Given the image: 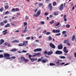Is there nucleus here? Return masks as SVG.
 Returning a JSON list of instances; mask_svg holds the SVG:
<instances>
[{
  "instance_id": "obj_24",
  "label": "nucleus",
  "mask_w": 76,
  "mask_h": 76,
  "mask_svg": "<svg viewBox=\"0 0 76 76\" xmlns=\"http://www.w3.org/2000/svg\"><path fill=\"white\" fill-rule=\"evenodd\" d=\"M3 22H2L0 23V25L1 26H3V25H4V24Z\"/></svg>"
},
{
  "instance_id": "obj_43",
  "label": "nucleus",
  "mask_w": 76,
  "mask_h": 76,
  "mask_svg": "<svg viewBox=\"0 0 76 76\" xmlns=\"http://www.w3.org/2000/svg\"><path fill=\"white\" fill-rule=\"evenodd\" d=\"M19 46H20V47H22V46H23V43H21L20 44H19Z\"/></svg>"
},
{
  "instance_id": "obj_13",
  "label": "nucleus",
  "mask_w": 76,
  "mask_h": 76,
  "mask_svg": "<svg viewBox=\"0 0 76 76\" xmlns=\"http://www.w3.org/2000/svg\"><path fill=\"white\" fill-rule=\"evenodd\" d=\"M53 53V51L51 50V51L48 52L47 53V55L48 56H50V55H51Z\"/></svg>"
},
{
  "instance_id": "obj_26",
  "label": "nucleus",
  "mask_w": 76,
  "mask_h": 76,
  "mask_svg": "<svg viewBox=\"0 0 76 76\" xmlns=\"http://www.w3.org/2000/svg\"><path fill=\"white\" fill-rule=\"evenodd\" d=\"M54 22V20H52L51 21L49 22V23L50 24H53Z\"/></svg>"
},
{
  "instance_id": "obj_59",
  "label": "nucleus",
  "mask_w": 76,
  "mask_h": 76,
  "mask_svg": "<svg viewBox=\"0 0 76 76\" xmlns=\"http://www.w3.org/2000/svg\"><path fill=\"white\" fill-rule=\"evenodd\" d=\"M65 64V63H60L59 64V65H63V64Z\"/></svg>"
},
{
  "instance_id": "obj_54",
  "label": "nucleus",
  "mask_w": 76,
  "mask_h": 76,
  "mask_svg": "<svg viewBox=\"0 0 76 76\" xmlns=\"http://www.w3.org/2000/svg\"><path fill=\"white\" fill-rule=\"evenodd\" d=\"M11 58L15 59V58H16V57L15 56H12L11 57Z\"/></svg>"
},
{
  "instance_id": "obj_6",
  "label": "nucleus",
  "mask_w": 76,
  "mask_h": 76,
  "mask_svg": "<svg viewBox=\"0 0 76 76\" xmlns=\"http://www.w3.org/2000/svg\"><path fill=\"white\" fill-rule=\"evenodd\" d=\"M49 45L53 48H55L56 46H55L54 44H53L52 43H49Z\"/></svg>"
},
{
  "instance_id": "obj_41",
  "label": "nucleus",
  "mask_w": 76,
  "mask_h": 76,
  "mask_svg": "<svg viewBox=\"0 0 76 76\" xmlns=\"http://www.w3.org/2000/svg\"><path fill=\"white\" fill-rule=\"evenodd\" d=\"M34 52H38V48L35 49L34 50Z\"/></svg>"
},
{
  "instance_id": "obj_52",
  "label": "nucleus",
  "mask_w": 76,
  "mask_h": 76,
  "mask_svg": "<svg viewBox=\"0 0 76 76\" xmlns=\"http://www.w3.org/2000/svg\"><path fill=\"white\" fill-rule=\"evenodd\" d=\"M12 12H14L15 11V8H13L12 9V10H11Z\"/></svg>"
},
{
  "instance_id": "obj_62",
  "label": "nucleus",
  "mask_w": 76,
  "mask_h": 76,
  "mask_svg": "<svg viewBox=\"0 0 76 76\" xmlns=\"http://www.w3.org/2000/svg\"><path fill=\"white\" fill-rule=\"evenodd\" d=\"M4 44L5 45H7V43L5 42Z\"/></svg>"
},
{
  "instance_id": "obj_25",
  "label": "nucleus",
  "mask_w": 76,
  "mask_h": 76,
  "mask_svg": "<svg viewBox=\"0 0 76 76\" xmlns=\"http://www.w3.org/2000/svg\"><path fill=\"white\" fill-rule=\"evenodd\" d=\"M59 58H65L66 57L64 56H59Z\"/></svg>"
},
{
  "instance_id": "obj_30",
  "label": "nucleus",
  "mask_w": 76,
  "mask_h": 76,
  "mask_svg": "<svg viewBox=\"0 0 76 76\" xmlns=\"http://www.w3.org/2000/svg\"><path fill=\"white\" fill-rule=\"evenodd\" d=\"M39 7H41V6H43V4H42V3H39Z\"/></svg>"
},
{
  "instance_id": "obj_15",
  "label": "nucleus",
  "mask_w": 76,
  "mask_h": 76,
  "mask_svg": "<svg viewBox=\"0 0 76 76\" xmlns=\"http://www.w3.org/2000/svg\"><path fill=\"white\" fill-rule=\"evenodd\" d=\"M4 42V41L3 39H1L0 42V45H1V44H3Z\"/></svg>"
},
{
  "instance_id": "obj_44",
  "label": "nucleus",
  "mask_w": 76,
  "mask_h": 76,
  "mask_svg": "<svg viewBox=\"0 0 76 76\" xmlns=\"http://www.w3.org/2000/svg\"><path fill=\"white\" fill-rule=\"evenodd\" d=\"M29 19V17L28 16H26L25 17V19L26 20H28Z\"/></svg>"
},
{
  "instance_id": "obj_53",
  "label": "nucleus",
  "mask_w": 76,
  "mask_h": 76,
  "mask_svg": "<svg viewBox=\"0 0 76 76\" xmlns=\"http://www.w3.org/2000/svg\"><path fill=\"white\" fill-rule=\"evenodd\" d=\"M24 61L25 62H28V60L26 59H25Z\"/></svg>"
},
{
  "instance_id": "obj_23",
  "label": "nucleus",
  "mask_w": 76,
  "mask_h": 76,
  "mask_svg": "<svg viewBox=\"0 0 76 76\" xmlns=\"http://www.w3.org/2000/svg\"><path fill=\"white\" fill-rule=\"evenodd\" d=\"M53 5L54 6H56V5H57V3H56V1L53 2Z\"/></svg>"
},
{
  "instance_id": "obj_18",
  "label": "nucleus",
  "mask_w": 76,
  "mask_h": 76,
  "mask_svg": "<svg viewBox=\"0 0 76 76\" xmlns=\"http://www.w3.org/2000/svg\"><path fill=\"white\" fill-rule=\"evenodd\" d=\"M58 15V12L56 11L54 12V15L56 16V15Z\"/></svg>"
},
{
  "instance_id": "obj_20",
  "label": "nucleus",
  "mask_w": 76,
  "mask_h": 76,
  "mask_svg": "<svg viewBox=\"0 0 76 76\" xmlns=\"http://www.w3.org/2000/svg\"><path fill=\"white\" fill-rule=\"evenodd\" d=\"M75 39V35H73L72 39V41H74Z\"/></svg>"
},
{
  "instance_id": "obj_22",
  "label": "nucleus",
  "mask_w": 76,
  "mask_h": 76,
  "mask_svg": "<svg viewBox=\"0 0 76 76\" xmlns=\"http://www.w3.org/2000/svg\"><path fill=\"white\" fill-rule=\"evenodd\" d=\"M10 26V24L9 23H7V24L5 26V28H7V27H9Z\"/></svg>"
},
{
  "instance_id": "obj_29",
  "label": "nucleus",
  "mask_w": 76,
  "mask_h": 76,
  "mask_svg": "<svg viewBox=\"0 0 76 76\" xmlns=\"http://www.w3.org/2000/svg\"><path fill=\"white\" fill-rule=\"evenodd\" d=\"M48 39L49 41H51L52 40V37L51 36H49Z\"/></svg>"
},
{
  "instance_id": "obj_64",
  "label": "nucleus",
  "mask_w": 76,
  "mask_h": 76,
  "mask_svg": "<svg viewBox=\"0 0 76 76\" xmlns=\"http://www.w3.org/2000/svg\"><path fill=\"white\" fill-rule=\"evenodd\" d=\"M66 18V15H65L64 16V19Z\"/></svg>"
},
{
  "instance_id": "obj_47",
  "label": "nucleus",
  "mask_w": 76,
  "mask_h": 76,
  "mask_svg": "<svg viewBox=\"0 0 76 76\" xmlns=\"http://www.w3.org/2000/svg\"><path fill=\"white\" fill-rule=\"evenodd\" d=\"M27 23L26 22H24V26H26V25H27Z\"/></svg>"
},
{
  "instance_id": "obj_28",
  "label": "nucleus",
  "mask_w": 76,
  "mask_h": 76,
  "mask_svg": "<svg viewBox=\"0 0 76 76\" xmlns=\"http://www.w3.org/2000/svg\"><path fill=\"white\" fill-rule=\"evenodd\" d=\"M60 24V23L59 22H58L55 25V26H58Z\"/></svg>"
},
{
  "instance_id": "obj_63",
  "label": "nucleus",
  "mask_w": 76,
  "mask_h": 76,
  "mask_svg": "<svg viewBox=\"0 0 76 76\" xmlns=\"http://www.w3.org/2000/svg\"><path fill=\"white\" fill-rule=\"evenodd\" d=\"M64 20L65 22H66L67 21V19L66 18H64Z\"/></svg>"
},
{
  "instance_id": "obj_51",
  "label": "nucleus",
  "mask_w": 76,
  "mask_h": 76,
  "mask_svg": "<svg viewBox=\"0 0 76 76\" xmlns=\"http://www.w3.org/2000/svg\"><path fill=\"white\" fill-rule=\"evenodd\" d=\"M8 8H9V6H6L5 7V9H7Z\"/></svg>"
},
{
  "instance_id": "obj_36",
  "label": "nucleus",
  "mask_w": 76,
  "mask_h": 76,
  "mask_svg": "<svg viewBox=\"0 0 76 76\" xmlns=\"http://www.w3.org/2000/svg\"><path fill=\"white\" fill-rule=\"evenodd\" d=\"M15 12H18V11H19L20 10H19V8H15Z\"/></svg>"
},
{
  "instance_id": "obj_46",
  "label": "nucleus",
  "mask_w": 76,
  "mask_h": 76,
  "mask_svg": "<svg viewBox=\"0 0 76 76\" xmlns=\"http://www.w3.org/2000/svg\"><path fill=\"white\" fill-rule=\"evenodd\" d=\"M61 35V33H59V34H57L55 35L56 36H58L59 35Z\"/></svg>"
},
{
  "instance_id": "obj_16",
  "label": "nucleus",
  "mask_w": 76,
  "mask_h": 76,
  "mask_svg": "<svg viewBox=\"0 0 76 76\" xmlns=\"http://www.w3.org/2000/svg\"><path fill=\"white\" fill-rule=\"evenodd\" d=\"M16 42H17V43H19V41L17 40H15L12 41V43H14Z\"/></svg>"
},
{
  "instance_id": "obj_57",
  "label": "nucleus",
  "mask_w": 76,
  "mask_h": 76,
  "mask_svg": "<svg viewBox=\"0 0 76 76\" xmlns=\"http://www.w3.org/2000/svg\"><path fill=\"white\" fill-rule=\"evenodd\" d=\"M28 57H29L30 59H31V57H32V56L31 55H29L28 56Z\"/></svg>"
},
{
  "instance_id": "obj_32",
  "label": "nucleus",
  "mask_w": 76,
  "mask_h": 76,
  "mask_svg": "<svg viewBox=\"0 0 76 76\" xmlns=\"http://www.w3.org/2000/svg\"><path fill=\"white\" fill-rule=\"evenodd\" d=\"M60 32L59 30H56V33H59Z\"/></svg>"
},
{
  "instance_id": "obj_4",
  "label": "nucleus",
  "mask_w": 76,
  "mask_h": 76,
  "mask_svg": "<svg viewBox=\"0 0 76 76\" xmlns=\"http://www.w3.org/2000/svg\"><path fill=\"white\" fill-rule=\"evenodd\" d=\"M63 51H64V52H65L66 54H67V53L69 52V51L68 50H67V48H66V46L64 47Z\"/></svg>"
},
{
  "instance_id": "obj_48",
  "label": "nucleus",
  "mask_w": 76,
  "mask_h": 76,
  "mask_svg": "<svg viewBox=\"0 0 76 76\" xmlns=\"http://www.w3.org/2000/svg\"><path fill=\"white\" fill-rule=\"evenodd\" d=\"M30 37H28L26 38V39L27 40H28L29 39H30Z\"/></svg>"
},
{
  "instance_id": "obj_55",
  "label": "nucleus",
  "mask_w": 76,
  "mask_h": 76,
  "mask_svg": "<svg viewBox=\"0 0 76 76\" xmlns=\"http://www.w3.org/2000/svg\"><path fill=\"white\" fill-rule=\"evenodd\" d=\"M53 15H50L49 16V18H53Z\"/></svg>"
},
{
  "instance_id": "obj_11",
  "label": "nucleus",
  "mask_w": 76,
  "mask_h": 76,
  "mask_svg": "<svg viewBox=\"0 0 76 76\" xmlns=\"http://www.w3.org/2000/svg\"><path fill=\"white\" fill-rule=\"evenodd\" d=\"M3 35H6L7 33V29H6L3 31Z\"/></svg>"
},
{
  "instance_id": "obj_2",
  "label": "nucleus",
  "mask_w": 76,
  "mask_h": 76,
  "mask_svg": "<svg viewBox=\"0 0 76 76\" xmlns=\"http://www.w3.org/2000/svg\"><path fill=\"white\" fill-rule=\"evenodd\" d=\"M48 9L50 11H51L53 10V6H52V4L51 3H50L49 4L48 6Z\"/></svg>"
},
{
  "instance_id": "obj_9",
  "label": "nucleus",
  "mask_w": 76,
  "mask_h": 76,
  "mask_svg": "<svg viewBox=\"0 0 76 76\" xmlns=\"http://www.w3.org/2000/svg\"><path fill=\"white\" fill-rule=\"evenodd\" d=\"M42 63H45L47 61V59L45 58L44 59H42L41 61Z\"/></svg>"
},
{
  "instance_id": "obj_38",
  "label": "nucleus",
  "mask_w": 76,
  "mask_h": 76,
  "mask_svg": "<svg viewBox=\"0 0 76 76\" xmlns=\"http://www.w3.org/2000/svg\"><path fill=\"white\" fill-rule=\"evenodd\" d=\"M37 50L38 52H39V51H42V49H41L39 48H37Z\"/></svg>"
},
{
  "instance_id": "obj_50",
  "label": "nucleus",
  "mask_w": 76,
  "mask_h": 76,
  "mask_svg": "<svg viewBox=\"0 0 76 76\" xmlns=\"http://www.w3.org/2000/svg\"><path fill=\"white\" fill-rule=\"evenodd\" d=\"M3 57H4L3 56V55L2 54H0V58H3Z\"/></svg>"
},
{
  "instance_id": "obj_19",
  "label": "nucleus",
  "mask_w": 76,
  "mask_h": 76,
  "mask_svg": "<svg viewBox=\"0 0 76 76\" xmlns=\"http://www.w3.org/2000/svg\"><path fill=\"white\" fill-rule=\"evenodd\" d=\"M10 51H12V52H15L16 51H17V49H16V48L13 49L12 50H11Z\"/></svg>"
},
{
  "instance_id": "obj_33",
  "label": "nucleus",
  "mask_w": 76,
  "mask_h": 76,
  "mask_svg": "<svg viewBox=\"0 0 76 76\" xmlns=\"http://www.w3.org/2000/svg\"><path fill=\"white\" fill-rule=\"evenodd\" d=\"M62 33L63 34V35H65V34H66V31H63L62 32Z\"/></svg>"
},
{
  "instance_id": "obj_37",
  "label": "nucleus",
  "mask_w": 76,
  "mask_h": 76,
  "mask_svg": "<svg viewBox=\"0 0 76 76\" xmlns=\"http://www.w3.org/2000/svg\"><path fill=\"white\" fill-rule=\"evenodd\" d=\"M66 26V28H69V27L70 26V25H69V24H67Z\"/></svg>"
},
{
  "instance_id": "obj_21",
  "label": "nucleus",
  "mask_w": 76,
  "mask_h": 76,
  "mask_svg": "<svg viewBox=\"0 0 76 76\" xmlns=\"http://www.w3.org/2000/svg\"><path fill=\"white\" fill-rule=\"evenodd\" d=\"M42 58H44V57H42L41 58H39L38 59V60L37 61L38 62H39V61H41V60Z\"/></svg>"
},
{
  "instance_id": "obj_61",
  "label": "nucleus",
  "mask_w": 76,
  "mask_h": 76,
  "mask_svg": "<svg viewBox=\"0 0 76 76\" xmlns=\"http://www.w3.org/2000/svg\"><path fill=\"white\" fill-rule=\"evenodd\" d=\"M53 33H56V30H53Z\"/></svg>"
},
{
  "instance_id": "obj_39",
  "label": "nucleus",
  "mask_w": 76,
  "mask_h": 76,
  "mask_svg": "<svg viewBox=\"0 0 76 76\" xmlns=\"http://www.w3.org/2000/svg\"><path fill=\"white\" fill-rule=\"evenodd\" d=\"M3 7H1V8L0 9V11L1 12H2L3 10Z\"/></svg>"
},
{
  "instance_id": "obj_14",
  "label": "nucleus",
  "mask_w": 76,
  "mask_h": 76,
  "mask_svg": "<svg viewBox=\"0 0 76 76\" xmlns=\"http://www.w3.org/2000/svg\"><path fill=\"white\" fill-rule=\"evenodd\" d=\"M30 60H31V61L34 62V60H37V58H31Z\"/></svg>"
},
{
  "instance_id": "obj_35",
  "label": "nucleus",
  "mask_w": 76,
  "mask_h": 76,
  "mask_svg": "<svg viewBox=\"0 0 76 76\" xmlns=\"http://www.w3.org/2000/svg\"><path fill=\"white\" fill-rule=\"evenodd\" d=\"M23 45H24V46H26V44L25 43V42L23 41Z\"/></svg>"
},
{
  "instance_id": "obj_49",
  "label": "nucleus",
  "mask_w": 76,
  "mask_h": 76,
  "mask_svg": "<svg viewBox=\"0 0 76 76\" xmlns=\"http://www.w3.org/2000/svg\"><path fill=\"white\" fill-rule=\"evenodd\" d=\"M40 23L42 25H44V24L45 23V22H44V21H42Z\"/></svg>"
},
{
  "instance_id": "obj_34",
  "label": "nucleus",
  "mask_w": 76,
  "mask_h": 76,
  "mask_svg": "<svg viewBox=\"0 0 76 76\" xmlns=\"http://www.w3.org/2000/svg\"><path fill=\"white\" fill-rule=\"evenodd\" d=\"M9 13H10V12H9V11H7L5 12V15H8V14H9Z\"/></svg>"
},
{
  "instance_id": "obj_27",
  "label": "nucleus",
  "mask_w": 76,
  "mask_h": 76,
  "mask_svg": "<svg viewBox=\"0 0 76 76\" xmlns=\"http://www.w3.org/2000/svg\"><path fill=\"white\" fill-rule=\"evenodd\" d=\"M55 64L54 63H50V66H55Z\"/></svg>"
},
{
  "instance_id": "obj_17",
  "label": "nucleus",
  "mask_w": 76,
  "mask_h": 76,
  "mask_svg": "<svg viewBox=\"0 0 76 76\" xmlns=\"http://www.w3.org/2000/svg\"><path fill=\"white\" fill-rule=\"evenodd\" d=\"M69 39H67V40H65L64 42V44H66V43H68V42H69Z\"/></svg>"
},
{
  "instance_id": "obj_60",
  "label": "nucleus",
  "mask_w": 76,
  "mask_h": 76,
  "mask_svg": "<svg viewBox=\"0 0 76 76\" xmlns=\"http://www.w3.org/2000/svg\"><path fill=\"white\" fill-rule=\"evenodd\" d=\"M44 53H45V54H47V53H47V51L46 50L44 52Z\"/></svg>"
},
{
  "instance_id": "obj_56",
  "label": "nucleus",
  "mask_w": 76,
  "mask_h": 76,
  "mask_svg": "<svg viewBox=\"0 0 76 76\" xmlns=\"http://www.w3.org/2000/svg\"><path fill=\"white\" fill-rule=\"evenodd\" d=\"M70 43L68 42L67 43V45H68V46H70Z\"/></svg>"
},
{
  "instance_id": "obj_42",
  "label": "nucleus",
  "mask_w": 76,
  "mask_h": 76,
  "mask_svg": "<svg viewBox=\"0 0 76 76\" xmlns=\"http://www.w3.org/2000/svg\"><path fill=\"white\" fill-rule=\"evenodd\" d=\"M3 22L4 23H7L8 21L7 20H5L3 21Z\"/></svg>"
},
{
  "instance_id": "obj_12",
  "label": "nucleus",
  "mask_w": 76,
  "mask_h": 76,
  "mask_svg": "<svg viewBox=\"0 0 76 76\" xmlns=\"http://www.w3.org/2000/svg\"><path fill=\"white\" fill-rule=\"evenodd\" d=\"M26 29H27V26H26L25 29L22 31V32L23 33H25V32H26L27 31V30H26Z\"/></svg>"
},
{
  "instance_id": "obj_58",
  "label": "nucleus",
  "mask_w": 76,
  "mask_h": 76,
  "mask_svg": "<svg viewBox=\"0 0 76 76\" xmlns=\"http://www.w3.org/2000/svg\"><path fill=\"white\" fill-rule=\"evenodd\" d=\"M26 52H27V51H26L24 50H23V52L22 51L21 53H26Z\"/></svg>"
},
{
  "instance_id": "obj_45",
  "label": "nucleus",
  "mask_w": 76,
  "mask_h": 76,
  "mask_svg": "<svg viewBox=\"0 0 76 76\" xmlns=\"http://www.w3.org/2000/svg\"><path fill=\"white\" fill-rule=\"evenodd\" d=\"M44 15H45V16H47L48 15V12H45V14Z\"/></svg>"
},
{
  "instance_id": "obj_1",
  "label": "nucleus",
  "mask_w": 76,
  "mask_h": 76,
  "mask_svg": "<svg viewBox=\"0 0 76 76\" xmlns=\"http://www.w3.org/2000/svg\"><path fill=\"white\" fill-rule=\"evenodd\" d=\"M4 57L5 58H7V59H10V54L7 53H5L3 54Z\"/></svg>"
},
{
  "instance_id": "obj_3",
  "label": "nucleus",
  "mask_w": 76,
  "mask_h": 76,
  "mask_svg": "<svg viewBox=\"0 0 76 76\" xmlns=\"http://www.w3.org/2000/svg\"><path fill=\"white\" fill-rule=\"evenodd\" d=\"M41 14V10H39L37 12V14H36L37 15H34L35 17H37V16H39L40 15V14Z\"/></svg>"
},
{
  "instance_id": "obj_5",
  "label": "nucleus",
  "mask_w": 76,
  "mask_h": 76,
  "mask_svg": "<svg viewBox=\"0 0 76 76\" xmlns=\"http://www.w3.org/2000/svg\"><path fill=\"white\" fill-rule=\"evenodd\" d=\"M55 54H63V52L61 51L57 50L55 52Z\"/></svg>"
},
{
  "instance_id": "obj_7",
  "label": "nucleus",
  "mask_w": 76,
  "mask_h": 76,
  "mask_svg": "<svg viewBox=\"0 0 76 76\" xmlns=\"http://www.w3.org/2000/svg\"><path fill=\"white\" fill-rule=\"evenodd\" d=\"M64 6L63 4H61L59 7V10H63V8H64Z\"/></svg>"
},
{
  "instance_id": "obj_31",
  "label": "nucleus",
  "mask_w": 76,
  "mask_h": 76,
  "mask_svg": "<svg viewBox=\"0 0 76 76\" xmlns=\"http://www.w3.org/2000/svg\"><path fill=\"white\" fill-rule=\"evenodd\" d=\"M51 34V33L50 32H48L46 33V35H50Z\"/></svg>"
},
{
  "instance_id": "obj_40",
  "label": "nucleus",
  "mask_w": 76,
  "mask_h": 76,
  "mask_svg": "<svg viewBox=\"0 0 76 76\" xmlns=\"http://www.w3.org/2000/svg\"><path fill=\"white\" fill-rule=\"evenodd\" d=\"M21 60L22 61H23V60H24L25 59V58H24L22 57H21Z\"/></svg>"
},
{
  "instance_id": "obj_8",
  "label": "nucleus",
  "mask_w": 76,
  "mask_h": 76,
  "mask_svg": "<svg viewBox=\"0 0 76 76\" xmlns=\"http://www.w3.org/2000/svg\"><path fill=\"white\" fill-rule=\"evenodd\" d=\"M58 50H61V49H63V45H62V44H61L58 45Z\"/></svg>"
},
{
  "instance_id": "obj_10",
  "label": "nucleus",
  "mask_w": 76,
  "mask_h": 76,
  "mask_svg": "<svg viewBox=\"0 0 76 76\" xmlns=\"http://www.w3.org/2000/svg\"><path fill=\"white\" fill-rule=\"evenodd\" d=\"M34 55H32V56L33 57H36V56H39V55H40V53H34Z\"/></svg>"
}]
</instances>
